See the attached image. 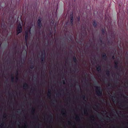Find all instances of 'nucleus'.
Returning a JSON list of instances; mask_svg holds the SVG:
<instances>
[{
    "label": "nucleus",
    "instance_id": "1",
    "mask_svg": "<svg viewBox=\"0 0 128 128\" xmlns=\"http://www.w3.org/2000/svg\"><path fill=\"white\" fill-rule=\"evenodd\" d=\"M78 128H80V90H78Z\"/></svg>",
    "mask_w": 128,
    "mask_h": 128
},
{
    "label": "nucleus",
    "instance_id": "2",
    "mask_svg": "<svg viewBox=\"0 0 128 128\" xmlns=\"http://www.w3.org/2000/svg\"><path fill=\"white\" fill-rule=\"evenodd\" d=\"M95 92L96 95L99 97H101L102 95V89L100 86L96 87Z\"/></svg>",
    "mask_w": 128,
    "mask_h": 128
},
{
    "label": "nucleus",
    "instance_id": "3",
    "mask_svg": "<svg viewBox=\"0 0 128 128\" xmlns=\"http://www.w3.org/2000/svg\"><path fill=\"white\" fill-rule=\"evenodd\" d=\"M42 18L39 17L37 21V27L38 29V31H40L42 27Z\"/></svg>",
    "mask_w": 128,
    "mask_h": 128
},
{
    "label": "nucleus",
    "instance_id": "4",
    "mask_svg": "<svg viewBox=\"0 0 128 128\" xmlns=\"http://www.w3.org/2000/svg\"><path fill=\"white\" fill-rule=\"evenodd\" d=\"M22 27L20 24H19L17 26L16 29V33L17 35H18L22 32Z\"/></svg>",
    "mask_w": 128,
    "mask_h": 128
},
{
    "label": "nucleus",
    "instance_id": "5",
    "mask_svg": "<svg viewBox=\"0 0 128 128\" xmlns=\"http://www.w3.org/2000/svg\"><path fill=\"white\" fill-rule=\"evenodd\" d=\"M86 109H85L84 110V113L85 115L87 116L88 115L87 109L88 110V108L90 107V106L88 105H86Z\"/></svg>",
    "mask_w": 128,
    "mask_h": 128
},
{
    "label": "nucleus",
    "instance_id": "6",
    "mask_svg": "<svg viewBox=\"0 0 128 128\" xmlns=\"http://www.w3.org/2000/svg\"><path fill=\"white\" fill-rule=\"evenodd\" d=\"M102 55V59L105 61H106L108 60V58L106 56V54L104 52H103Z\"/></svg>",
    "mask_w": 128,
    "mask_h": 128
},
{
    "label": "nucleus",
    "instance_id": "7",
    "mask_svg": "<svg viewBox=\"0 0 128 128\" xmlns=\"http://www.w3.org/2000/svg\"><path fill=\"white\" fill-rule=\"evenodd\" d=\"M114 67L115 68L118 70H120V68H118V62L117 61H114Z\"/></svg>",
    "mask_w": 128,
    "mask_h": 128
},
{
    "label": "nucleus",
    "instance_id": "8",
    "mask_svg": "<svg viewBox=\"0 0 128 128\" xmlns=\"http://www.w3.org/2000/svg\"><path fill=\"white\" fill-rule=\"evenodd\" d=\"M96 70L98 72L101 71V67L100 65L99 64H98L97 65V66L96 67Z\"/></svg>",
    "mask_w": 128,
    "mask_h": 128
},
{
    "label": "nucleus",
    "instance_id": "9",
    "mask_svg": "<svg viewBox=\"0 0 128 128\" xmlns=\"http://www.w3.org/2000/svg\"><path fill=\"white\" fill-rule=\"evenodd\" d=\"M41 63L43 64L45 62V57L43 56H41Z\"/></svg>",
    "mask_w": 128,
    "mask_h": 128
},
{
    "label": "nucleus",
    "instance_id": "10",
    "mask_svg": "<svg viewBox=\"0 0 128 128\" xmlns=\"http://www.w3.org/2000/svg\"><path fill=\"white\" fill-rule=\"evenodd\" d=\"M28 35H25V42L26 44V46L28 47V44L27 43V41L28 40Z\"/></svg>",
    "mask_w": 128,
    "mask_h": 128
},
{
    "label": "nucleus",
    "instance_id": "11",
    "mask_svg": "<svg viewBox=\"0 0 128 128\" xmlns=\"http://www.w3.org/2000/svg\"><path fill=\"white\" fill-rule=\"evenodd\" d=\"M62 114L64 116H65L66 114V112L64 109H63L62 110Z\"/></svg>",
    "mask_w": 128,
    "mask_h": 128
},
{
    "label": "nucleus",
    "instance_id": "12",
    "mask_svg": "<svg viewBox=\"0 0 128 128\" xmlns=\"http://www.w3.org/2000/svg\"><path fill=\"white\" fill-rule=\"evenodd\" d=\"M1 27H2V29L4 30H6V24H4Z\"/></svg>",
    "mask_w": 128,
    "mask_h": 128
},
{
    "label": "nucleus",
    "instance_id": "13",
    "mask_svg": "<svg viewBox=\"0 0 128 128\" xmlns=\"http://www.w3.org/2000/svg\"><path fill=\"white\" fill-rule=\"evenodd\" d=\"M24 89L28 88V84L26 82L24 83Z\"/></svg>",
    "mask_w": 128,
    "mask_h": 128
},
{
    "label": "nucleus",
    "instance_id": "14",
    "mask_svg": "<svg viewBox=\"0 0 128 128\" xmlns=\"http://www.w3.org/2000/svg\"><path fill=\"white\" fill-rule=\"evenodd\" d=\"M51 94V90H50L49 89L48 90V97H50Z\"/></svg>",
    "mask_w": 128,
    "mask_h": 128
},
{
    "label": "nucleus",
    "instance_id": "15",
    "mask_svg": "<svg viewBox=\"0 0 128 128\" xmlns=\"http://www.w3.org/2000/svg\"><path fill=\"white\" fill-rule=\"evenodd\" d=\"M30 64H31V65H30V69H32L34 67V64L33 62H31Z\"/></svg>",
    "mask_w": 128,
    "mask_h": 128
},
{
    "label": "nucleus",
    "instance_id": "16",
    "mask_svg": "<svg viewBox=\"0 0 128 128\" xmlns=\"http://www.w3.org/2000/svg\"><path fill=\"white\" fill-rule=\"evenodd\" d=\"M93 25L94 27L95 28H96L97 26V25L96 22L94 21L93 22Z\"/></svg>",
    "mask_w": 128,
    "mask_h": 128
},
{
    "label": "nucleus",
    "instance_id": "17",
    "mask_svg": "<svg viewBox=\"0 0 128 128\" xmlns=\"http://www.w3.org/2000/svg\"><path fill=\"white\" fill-rule=\"evenodd\" d=\"M11 80L12 82H14V77L13 75L12 74L10 76Z\"/></svg>",
    "mask_w": 128,
    "mask_h": 128
},
{
    "label": "nucleus",
    "instance_id": "18",
    "mask_svg": "<svg viewBox=\"0 0 128 128\" xmlns=\"http://www.w3.org/2000/svg\"><path fill=\"white\" fill-rule=\"evenodd\" d=\"M106 72L107 76H109L110 75V70H106Z\"/></svg>",
    "mask_w": 128,
    "mask_h": 128
},
{
    "label": "nucleus",
    "instance_id": "19",
    "mask_svg": "<svg viewBox=\"0 0 128 128\" xmlns=\"http://www.w3.org/2000/svg\"><path fill=\"white\" fill-rule=\"evenodd\" d=\"M73 61L75 63H76L77 61V60L76 57L75 56H74L72 57Z\"/></svg>",
    "mask_w": 128,
    "mask_h": 128
},
{
    "label": "nucleus",
    "instance_id": "20",
    "mask_svg": "<svg viewBox=\"0 0 128 128\" xmlns=\"http://www.w3.org/2000/svg\"><path fill=\"white\" fill-rule=\"evenodd\" d=\"M45 50H43V52H42V55L41 56H43L44 57H45Z\"/></svg>",
    "mask_w": 128,
    "mask_h": 128
},
{
    "label": "nucleus",
    "instance_id": "21",
    "mask_svg": "<svg viewBox=\"0 0 128 128\" xmlns=\"http://www.w3.org/2000/svg\"><path fill=\"white\" fill-rule=\"evenodd\" d=\"M88 81V80H86H86L85 81H84V82L86 84V86H89L90 85V84L89 83H86V81Z\"/></svg>",
    "mask_w": 128,
    "mask_h": 128
},
{
    "label": "nucleus",
    "instance_id": "22",
    "mask_svg": "<svg viewBox=\"0 0 128 128\" xmlns=\"http://www.w3.org/2000/svg\"><path fill=\"white\" fill-rule=\"evenodd\" d=\"M106 30L102 28V34L104 35L106 32Z\"/></svg>",
    "mask_w": 128,
    "mask_h": 128
},
{
    "label": "nucleus",
    "instance_id": "23",
    "mask_svg": "<svg viewBox=\"0 0 128 128\" xmlns=\"http://www.w3.org/2000/svg\"><path fill=\"white\" fill-rule=\"evenodd\" d=\"M70 24L71 26H73V19H70Z\"/></svg>",
    "mask_w": 128,
    "mask_h": 128
},
{
    "label": "nucleus",
    "instance_id": "24",
    "mask_svg": "<svg viewBox=\"0 0 128 128\" xmlns=\"http://www.w3.org/2000/svg\"><path fill=\"white\" fill-rule=\"evenodd\" d=\"M35 109L34 108H32L31 112L32 114H34L35 113Z\"/></svg>",
    "mask_w": 128,
    "mask_h": 128
},
{
    "label": "nucleus",
    "instance_id": "25",
    "mask_svg": "<svg viewBox=\"0 0 128 128\" xmlns=\"http://www.w3.org/2000/svg\"><path fill=\"white\" fill-rule=\"evenodd\" d=\"M70 19H73V15L72 13L70 14Z\"/></svg>",
    "mask_w": 128,
    "mask_h": 128
},
{
    "label": "nucleus",
    "instance_id": "26",
    "mask_svg": "<svg viewBox=\"0 0 128 128\" xmlns=\"http://www.w3.org/2000/svg\"><path fill=\"white\" fill-rule=\"evenodd\" d=\"M4 122H3L2 123V124H1L0 127H1L2 128L3 126H4Z\"/></svg>",
    "mask_w": 128,
    "mask_h": 128
},
{
    "label": "nucleus",
    "instance_id": "27",
    "mask_svg": "<svg viewBox=\"0 0 128 128\" xmlns=\"http://www.w3.org/2000/svg\"><path fill=\"white\" fill-rule=\"evenodd\" d=\"M81 29L80 28V36H81V35H82V34H81ZM81 39V38H80V39ZM81 41H80V50H81V48H82V47H81L82 46V45H81ZM81 54V52L80 51V54ZM81 58V56H80V58Z\"/></svg>",
    "mask_w": 128,
    "mask_h": 128
},
{
    "label": "nucleus",
    "instance_id": "28",
    "mask_svg": "<svg viewBox=\"0 0 128 128\" xmlns=\"http://www.w3.org/2000/svg\"><path fill=\"white\" fill-rule=\"evenodd\" d=\"M18 80V76H16V82Z\"/></svg>",
    "mask_w": 128,
    "mask_h": 128
},
{
    "label": "nucleus",
    "instance_id": "29",
    "mask_svg": "<svg viewBox=\"0 0 128 128\" xmlns=\"http://www.w3.org/2000/svg\"><path fill=\"white\" fill-rule=\"evenodd\" d=\"M99 41L101 43H102V39L101 38H100Z\"/></svg>",
    "mask_w": 128,
    "mask_h": 128
},
{
    "label": "nucleus",
    "instance_id": "30",
    "mask_svg": "<svg viewBox=\"0 0 128 128\" xmlns=\"http://www.w3.org/2000/svg\"><path fill=\"white\" fill-rule=\"evenodd\" d=\"M83 98L84 99L85 98L87 99V97H86H86L85 96V95H84L83 96Z\"/></svg>",
    "mask_w": 128,
    "mask_h": 128
},
{
    "label": "nucleus",
    "instance_id": "31",
    "mask_svg": "<svg viewBox=\"0 0 128 128\" xmlns=\"http://www.w3.org/2000/svg\"><path fill=\"white\" fill-rule=\"evenodd\" d=\"M81 98V95H80V98ZM80 100H81V99H80ZM81 103H80V104ZM81 108H82V107H81V104H80V110H81ZM81 115V113L80 112V115ZM82 119V117H81V116H80V120H81ZM80 123H81V122L80 121Z\"/></svg>",
    "mask_w": 128,
    "mask_h": 128
},
{
    "label": "nucleus",
    "instance_id": "32",
    "mask_svg": "<svg viewBox=\"0 0 128 128\" xmlns=\"http://www.w3.org/2000/svg\"><path fill=\"white\" fill-rule=\"evenodd\" d=\"M112 58L113 60H114L115 59V57L113 55L112 56Z\"/></svg>",
    "mask_w": 128,
    "mask_h": 128
},
{
    "label": "nucleus",
    "instance_id": "33",
    "mask_svg": "<svg viewBox=\"0 0 128 128\" xmlns=\"http://www.w3.org/2000/svg\"><path fill=\"white\" fill-rule=\"evenodd\" d=\"M108 45H110V44H111V43H110V41H108Z\"/></svg>",
    "mask_w": 128,
    "mask_h": 128
},
{
    "label": "nucleus",
    "instance_id": "34",
    "mask_svg": "<svg viewBox=\"0 0 128 128\" xmlns=\"http://www.w3.org/2000/svg\"><path fill=\"white\" fill-rule=\"evenodd\" d=\"M28 31H26L25 32V35H28Z\"/></svg>",
    "mask_w": 128,
    "mask_h": 128
},
{
    "label": "nucleus",
    "instance_id": "35",
    "mask_svg": "<svg viewBox=\"0 0 128 128\" xmlns=\"http://www.w3.org/2000/svg\"><path fill=\"white\" fill-rule=\"evenodd\" d=\"M62 82L64 84H66L65 81L64 80H63L62 81Z\"/></svg>",
    "mask_w": 128,
    "mask_h": 128
},
{
    "label": "nucleus",
    "instance_id": "36",
    "mask_svg": "<svg viewBox=\"0 0 128 128\" xmlns=\"http://www.w3.org/2000/svg\"><path fill=\"white\" fill-rule=\"evenodd\" d=\"M50 117L51 118H52V115H51V114H50Z\"/></svg>",
    "mask_w": 128,
    "mask_h": 128
},
{
    "label": "nucleus",
    "instance_id": "37",
    "mask_svg": "<svg viewBox=\"0 0 128 128\" xmlns=\"http://www.w3.org/2000/svg\"><path fill=\"white\" fill-rule=\"evenodd\" d=\"M38 118V117L37 116H34V119H36V118Z\"/></svg>",
    "mask_w": 128,
    "mask_h": 128
},
{
    "label": "nucleus",
    "instance_id": "38",
    "mask_svg": "<svg viewBox=\"0 0 128 128\" xmlns=\"http://www.w3.org/2000/svg\"><path fill=\"white\" fill-rule=\"evenodd\" d=\"M112 85V84H110V83H108V86H111Z\"/></svg>",
    "mask_w": 128,
    "mask_h": 128
},
{
    "label": "nucleus",
    "instance_id": "39",
    "mask_svg": "<svg viewBox=\"0 0 128 128\" xmlns=\"http://www.w3.org/2000/svg\"><path fill=\"white\" fill-rule=\"evenodd\" d=\"M72 37V36H70L69 37V38H70V40H68L69 41H70V40H71V37Z\"/></svg>",
    "mask_w": 128,
    "mask_h": 128
},
{
    "label": "nucleus",
    "instance_id": "40",
    "mask_svg": "<svg viewBox=\"0 0 128 128\" xmlns=\"http://www.w3.org/2000/svg\"><path fill=\"white\" fill-rule=\"evenodd\" d=\"M6 114H4L3 116H4V117L6 118Z\"/></svg>",
    "mask_w": 128,
    "mask_h": 128
},
{
    "label": "nucleus",
    "instance_id": "41",
    "mask_svg": "<svg viewBox=\"0 0 128 128\" xmlns=\"http://www.w3.org/2000/svg\"><path fill=\"white\" fill-rule=\"evenodd\" d=\"M106 120H110V118L109 117H108V118H106Z\"/></svg>",
    "mask_w": 128,
    "mask_h": 128
},
{
    "label": "nucleus",
    "instance_id": "42",
    "mask_svg": "<svg viewBox=\"0 0 128 128\" xmlns=\"http://www.w3.org/2000/svg\"><path fill=\"white\" fill-rule=\"evenodd\" d=\"M91 117L92 118H94V116L93 115H92V116H91Z\"/></svg>",
    "mask_w": 128,
    "mask_h": 128
},
{
    "label": "nucleus",
    "instance_id": "43",
    "mask_svg": "<svg viewBox=\"0 0 128 128\" xmlns=\"http://www.w3.org/2000/svg\"><path fill=\"white\" fill-rule=\"evenodd\" d=\"M68 124H70V121H68Z\"/></svg>",
    "mask_w": 128,
    "mask_h": 128
},
{
    "label": "nucleus",
    "instance_id": "44",
    "mask_svg": "<svg viewBox=\"0 0 128 128\" xmlns=\"http://www.w3.org/2000/svg\"><path fill=\"white\" fill-rule=\"evenodd\" d=\"M80 19V16H79L78 18V19L79 20Z\"/></svg>",
    "mask_w": 128,
    "mask_h": 128
},
{
    "label": "nucleus",
    "instance_id": "45",
    "mask_svg": "<svg viewBox=\"0 0 128 128\" xmlns=\"http://www.w3.org/2000/svg\"><path fill=\"white\" fill-rule=\"evenodd\" d=\"M90 41L91 43H92V40H90Z\"/></svg>",
    "mask_w": 128,
    "mask_h": 128
},
{
    "label": "nucleus",
    "instance_id": "46",
    "mask_svg": "<svg viewBox=\"0 0 128 128\" xmlns=\"http://www.w3.org/2000/svg\"><path fill=\"white\" fill-rule=\"evenodd\" d=\"M53 101H54V102H56V99H54L53 100Z\"/></svg>",
    "mask_w": 128,
    "mask_h": 128
},
{
    "label": "nucleus",
    "instance_id": "47",
    "mask_svg": "<svg viewBox=\"0 0 128 128\" xmlns=\"http://www.w3.org/2000/svg\"><path fill=\"white\" fill-rule=\"evenodd\" d=\"M78 77H79V82H80V76H79Z\"/></svg>",
    "mask_w": 128,
    "mask_h": 128
},
{
    "label": "nucleus",
    "instance_id": "48",
    "mask_svg": "<svg viewBox=\"0 0 128 128\" xmlns=\"http://www.w3.org/2000/svg\"><path fill=\"white\" fill-rule=\"evenodd\" d=\"M16 73L18 75V71H17L16 72Z\"/></svg>",
    "mask_w": 128,
    "mask_h": 128
},
{
    "label": "nucleus",
    "instance_id": "49",
    "mask_svg": "<svg viewBox=\"0 0 128 128\" xmlns=\"http://www.w3.org/2000/svg\"><path fill=\"white\" fill-rule=\"evenodd\" d=\"M80 95H81V92H82V91H81V88H80Z\"/></svg>",
    "mask_w": 128,
    "mask_h": 128
},
{
    "label": "nucleus",
    "instance_id": "50",
    "mask_svg": "<svg viewBox=\"0 0 128 128\" xmlns=\"http://www.w3.org/2000/svg\"><path fill=\"white\" fill-rule=\"evenodd\" d=\"M80 72H81V64H80Z\"/></svg>",
    "mask_w": 128,
    "mask_h": 128
},
{
    "label": "nucleus",
    "instance_id": "51",
    "mask_svg": "<svg viewBox=\"0 0 128 128\" xmlns=\"http://www.w3.org/2000/svg\"><path fill=\"white\" fill-rule=\"evenodd\" d=\"M94 85H97V83H96H96L94 84Z\"/></svg>",
    "mask_w": 128,
    "mask_h": 128
},
{
    "label": "nucleus",
    "instance_id": "52",
    "mask_svg": "<svg viewBox=\"0 0 128 128\" xmlns=\"http://www.w3.org/2000/svg\"><path fill=\"white\" fill-rule=\"evenodd\" d=\"M86 35H88V33H87V32H86Z\"/></svg>",
    "mask_w": 128,
    "mask_h": 128
},
{
    "label": "nucleus",
    "instance_id": "53",
    "mask_svg": "<svg viewBox=\"0 0 128 128\" xmlns=\"http://www.w3.org/2000/svg\"><path fill=\"white\" fill-rule=\"evenodd\" d=\"M79 87L80 88V84L79 83Z\"/></svg>",
    "mask_w": 128,
    "mask_h": 128
},
{
    "label": "nucleus",
    "instance_id": "54",
    "mask_svg": "<svg viewBox=\"0 0 128 128\" xmlns=\"http://www.w3.org/2000/svg\"><path fill=\"white\" fill-rule=\"evenodd\" d=\"M52 22H53V23H54V21L52 20Z\"/></svg>",
    "mask_w": 128,
    "mask_h": 128
},
{
    "label": "nucleus",
    "instance_id": "55",
    "mask_svg": "<svg viewBox=\"0 0 128 128\" xmlns=\"http://www.w3.org/2000/svg\"><path fill=\"white\" fill-rule=\"evenodd\" d=\"M80 78H81V74H80ZM81 81L80 80V83H81Z\"/></svg>",
    "mask_w": 128,
    "mask_h": 128
},
{
    "label": "nucleus",
    "instance_id": "56",
    "mask_svg": "<svg viewBox=\"0 0 128 128\" xmlns=\"http://www.w3.org/2000/svg\"><path fill=\"white\" fill-rule=\"evenodd\" d=\"M68 98V99H69V100H70V97Z\"/></svg>",
    "mask_w": 128,
    "mask_h": 128
},
{
    "label": "nucleus",
    "instance_id": "57",
    "mask_svg": "<svg viewBox=\"0 0 128 128\" xmlns=\"http://www.w3.org/2000/svg\"><path fill=\"white\" fill-rule=\"evenodd\" d=\"M81 123H80V128H81Z\"/></svg>",
    "mask_w": 128,
    "mask_h": 128
},
{
    "label": "nucleus",
    "instance_id": "58",
    "mask_svg": "<svg viewBox=\"0 0 128 128\" xmlns=\"http://www.w3.org/2000/svg\"><path fill=\"white\" fill-rule=\"evenodd\" d=\"M117 74H118V76H119V74H118L117 73Z\"/></svg>",
    "mask_w": 128,
    "mask_h": 128
},
{
    "label": "nucleus",
    "instance_id": "59",
    "mask_svg": "<svg viewBox=\"0 0 128 128\" xmlns=\"http://www.w3.org/2000/svg\"><path fill=\"white\" fill-rule=\"evenodd\" d=\"M112 97H114V98H115V96H112Z\"/></svg>",
    "mask_w": 128,
    "mask_h": 128
},
{
    "label": "nucleus",
    "instance_id": "60",
    "mask_svg": "<svg viewBox=\"0 0 128 128\" xmlns=\"http://www.w3.org/2000/svg\"><path fill=\"white\" fill-rule=\"evenodd\" d=\"M79 48V50H80V48Z\"/></svg>",
    "mask_w": 128,
    "mask_h": 128
},
{
    "label": "nucleus",
    "instance_id": "61",
    "mask_svg": "<svg viewBox=\"0 0 128 128\" xmlns=\"http://www.w3.org/2000/svg\"><path fill=\"white\" fill-rule=\"evenodd\" d=\"M85 31L86 32V29H85Z\"/></svg>",
    "mask_w": 128,
    "mask_h": 128
},
{
    "label": "nucleus",
    "instance_id": "62",
    "mask_svg": "<svg viewBox=\"0 0 128 128\" xmlns=\"http://www.w3.org/2000/svg\"><path fill=\"white\" fill-rule=\"evenodd\" d=\"M94 120H94V119H93V121H94Z\"/></svg>",
    "mask_w": 128,
    "mask_h": 128
},
{
    "label": "nucleus",
    "instance_id": "63",
    "mask_svg": "<svg viewBox=\"0 0 128 128\" xmlns=\"http://www.w3.org/2000/svg\"><path fill=\"white\" fill-rule=\"evenodd\" d=\"M100 117H101V116H100L99 115H98Z\"/></svg>",
    "mask_w": 128,
    "mask_h": 128
},
{
    "label": "nucleus",
    "instance_id": "64",
    "mask_svg": "<svg viewBox=\"0 0 128 128\" xmlns=\"http://www.w3.org/2000/svg\"><path fill=\"white\" fill-rule=\"evenodd\" d=\"M85 101L86 102V100H85Z\"/></svg>",
    "mask_w": 128,
    "mask_h": 128
}]
</instances>
